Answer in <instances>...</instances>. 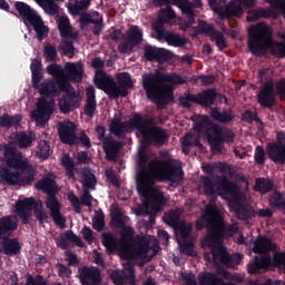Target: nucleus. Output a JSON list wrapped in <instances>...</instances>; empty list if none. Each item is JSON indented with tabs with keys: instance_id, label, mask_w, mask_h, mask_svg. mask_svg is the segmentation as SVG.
<instances>
[{
	"instance_id": "1",
	"label": "nucleus",
	"mask_w": 285,
	"mask_h": 285,
	"mask_svg": "<svg viewBox=\"0 0 285 285\" xmlns=\"http://www.w3.org/2000/svg\"><path fill=\"white\" fill-rule=\"evenodd\" d=\"M131 126L136 128L139 139L138 173L136 176L137 191L144 198V204L136 208V215H149L150 224L155 222V214L166 206V197L155 187L156 179H167L179 184L184 177L181 167L173 165L170 160H153L146 148L150 144H164L168 139L166 130L153 125V121L139 115L134 116Z\"/></svg>"
},
{
	"instance_id": "2",
	"label": "nucleus",
	"mask_w": 285,
	"mask_h": 285,
	"mask_svg": "<svg viewBox=\"0 0 285 285\" xmlns=\"http://www.w3.org/2000/svg\"><path fill=\"white\" fill-rule=\"evenodd\" d=\"M32 86L36 90H39L41 98L36 104V108L31 112V118L38 126H43L50 119L52 111L55 110V97L61 91L67 92L68 98H63L59 101V108L61 112H70L75 108V104L70 101H79L76 92H72V87L68 81H81L83 79V67L81 63L67 62L65 70L59 65H50L47 67L48 75L55 77L56 83L52 80H45L43 72L41 70V61L33 59L31 61ZM41 82V83H40Z\"/></svg>"
},
{
	"instance_id": "3",
	"label": "nucleus",
	"mask_w": 285,
	"mask_h": 285,
	"mask_svg": "<svg viewBox=\"0 0 285 285\" xmlns=\"http://www.w3.org/2000/svg\"><path fill=\"white\" fill-rule=\"evenodd\" d=\"M111 222L116 228H121V237L119 240L115 236L107 234L104 236V245L110 253L118 252L122 263L124 271H114L110 277L116 285L135 284V269L132 263L139 266L150 262L154 255L159 250V243L154 236H138L135 237L132 228L128 227V217L121 213L117 206L111 207Z\"/></svg>"
},
{
	"instance_id": "4",
	"label": "nucleus",
	"mask_w": 285,
	"mask_h": 285,
	"mask_svg": "<svg viewBox=\"0 0 285 285\" xmlns=\"http://www.w3.org/2000/svg\"><path fill=\"white\" fill-rule=\"evenodd\" d=\"M204 224L209 226V234L203 240V248H212L210 253H205L206 262L219 266H228L235 268L239 266L242 262V255L233 254L228 255L226 248L222 244V237H230L237 233V224L226 226L224 219H222V210L217 208V205L210 204L206 207L205 214L202 219L197 220V228H204Z\"/></svg>"
},
{
	"instance_id": "5",
	"label": "nucleus",
	"mask_w": 285,
	"mask_h": 285,
	"mask_svg": "<svg viewBox=\"0 0 285 285\" xmlns=\"http://www.w3.org/2000/svg\"><path fill=\"white\" fill-rule=\"evenodd\" d=\"M214 179L216 184L213 183ZM208 177L200 178L199 190L205 195H212L213 197L219 195L223 199H226L229 210L235 213L238 219H246L248 217V197L237 185L228 181L225 176L222 177Z\"/></svg>"
},
{
	"instance_id": "6",
	"label": "nucleus",
	"mask_w": 285,
	"mask_h": 285,
	"mask_svg": "<svg viewBox=\"0 0 285 285\" xmlns=\"http://www.w3.org/2000/svg\"><path fill=\"white\" fill-rule=\"evenodd\" d=\"M0 177L10 186L30 184L35 179V169L28 165V159L12 147H6L0 165Z\"/></svg>"
},
{
	"instance_id": "7",
	"label": "nucleus",
	"mask_w": 285,
	"mask_h": 285,
	"mask_svg": "<svg viewBox=\"0 0 285 285\" xmlns=\"http://www.w3.org/2000/svg\"><path fill=\"white\" fill-rule=\"evenodd\" d=\"M186 81L177 75H145L142 76V86L149 99L158 104H168L173 101V86L181 85Z\"/></svg>"
},
{
	"instance_id": "8",
	"label": "nucleus",
	"mask_w": 285,
	"mask_h": 285,
	"mask_svg": "<svg viewBox=\"0 0 285 285\" xmlns=\"http://www.w3.org/2000/svg\"><path fill=\"white\" fill-rule=\"evenodd\" d=\"M271 28L265 23H258L249 28L248 48L253 55L261 57L268 48L274 57H285V31L281 33L283 42H275L271 37Z\"/></svg>"
},
{
	"instance_id": "9",
	"label": "nucleus",
	"mask_w": 285,
	"mask_h": 285,
	"mask_svg": "<svg viewBox=\"0 0 285 285\" xmlns=\"http://www.w3.org/2000/svg\"><path fill=\"white\" fill-rule=\"evenodd\" d=\"M179 217H181V209L171 210L165 216L166 224L175 228L176 239L181 253L195 257L197 253L193 248V238L190 237L193 225L179 220Z\"/></svg>"
},
{
	"instance_id": "10",
	"label": "nucleus",
	"mask_w": 285,
	"mask_h": 285,
	"mask_svg": "<svg viewBox=\"0 0 285 285\" xmlns=\"http://www.w3.org/2000/svg\"><path fill=\"white\" fill-rule=\"evenodd\" d=\"M118 81L119 86L106 72L101 70L96 71L95 83L97 88L104 90L109 97H126L128 88H132V80L128 73H119Z\"/></svg>"
},
{
	"instance_id": "11",
	"label": "nucleus",
	"mask_w": 285,
	"mask_h": 285,
	"mask_svg": "<svg viewBox=\"0 0 285 285\" xmlns=\"http://www.w3.org/2000/svg\"><path fill=\"white\" fill-rule=\"evenodd\" d=\"M36 187L38 190H43L47 193V200L46 206L51 213V217L57 224V226H60V228H63L66 224V218L61 214V204L55 196V193H57V185L55 184V175L50 174L42 180H40Z\"/></svg>"
},
{
	"instance_id": "12",
	"label": "nucleus",
	"mask_w": 285,
	"mask_h": 285,
	"mask_svg": "<svg viewBox=\"0 0 285 285\" xmlns=\"http://www.w3.org/2000/svg\"><path fill=\"white\" fill-rule=\"evenodd\" d=\"M275 245L268 237L258 236L254 242L253 250L257 253L258 256L254 257V262L249 264V273H262V271H268L273 266V258L268 254L269 250H273Z\"/></svg>"
},
{
	"instance_id": "13",
	"label": "nucleus",
	"mask_w": 285,
	"mask_h": 285,
	"mask_svg": "<svg viewBox=\"0 0 285 285\" xmlns=\"http://www.w3.org/2000/svg\"><path fill=\"white\" fill-rule=\"evenodd\" d=\"M194 131L202 137L206 135L207 141L214 153H222V141H224V129L212 125L207 116H200L194 127Z\"/></svg>"
},
{
	"instance_id": "14",
	"label": "nucleus",
	"mask_w": 285,
	"mask_h": 285,
	"mask_svg": "<svg viewBox=\"0 0 285 285\" xmlns=\"http://www.w3.org/2000/svg\"><path fill=\"white\" fill-rule=\"evenodd\" d=\"M175 11L170 9V7H167L166 9H163L158 16L159 21L153 26L154 30L157 32V39L161 41V39H165L166 42L169 46H184L186 43V38L176 35V33H166L164 32V23H169V26H173L175 23Z\"/></svg>"
},
{
	"instance_id": "15",
	"label": "nucleus",
	"mask_w": 285,
	"mask_h": 285,
	"mask_svg": "<svg viewBox=\"0 0 285 285\" xmlns=\"http://www.w3.org/2000/svg\"><path fill=\"white\" fill-rule=\"evenodd\" d=\"M16 10L24 17V23H30L33 27L40 41L48 37V27H46L41 17L37 14V11L32 10L30 6L23 2H16Z\"/></svg>"
},
{
	"instance_id": "16",
	"label": "nucleus",
	"mask_w": 285,
	"mask_h": 285,
	"mask_svg": "<svg viewBox=\"0 0 285 285\" xmlns=\"http://www.w3.org/2000/svg\"><path fill=\"white\" fill-rule=\"evenodd\" d=\"M35 210L38 219L43 222L46 217V212H43V204L41 202H35L32 198L19 199L16 203L14 213L22 219L23 224L28 223V218L32 215Z\"/></svg>"
},
{
	"instance_id": "17",
	"label": "nucleus",
	"mask_w": 285,
	"mask_h": 285,
	"mask_svg": "<svg viewBox=\"0 0 285 285\" xmlns=\"http://www.w3.org/2000/svg\"><path fill=\"white\" fill-rule=\"evenodd\" d=\"M58 28L62 37L60 49L62 50L63 55H66L67 57H72L75 52V47L72 46V41L77 39V30H75L72 26H70V20L66 16H61L58 19Z\"/></svg>"
},
{
	"instance_id": "18",
	"label": "nucleus",
	"mask_w": 285,
	"mask_h": 285,
	"mask_svg": "<svg viewBox=\"0 0 285 285\" xmlns=\"http://www.w3.org/2000/svg\"><path fill=\"white\" fill-rule=\"evenodd\" d=\"M267 155L273 161L285 164V134H277L276 142L267 146Z\"/></svg>"
},
{
	"instance_id": "19",
	"label": "nucleus",
	"mask_w": 285,
	"mask_h": 285,
	"mask_svg": "<svg viewBox=\"0 0 285 285\" xmlns=\"http://www.w3.org/2000/svg\"><path fill=\"white\" fill-rule=\"evenodd\" d=\"M144 40V31L139 27L134 26L129 28L124 42L119 46V50L122 53H128L135 48V46L141 43Z\"/></svg>"
},
{
	"instance_id": "20",
	"label": "nucleus",
	"mask_w": 285,
	"mask_h": 285,
	"mask_svg": "<svg viewBox=\"0 0 285 285\" xmlns=\"http://www.w3.org/2000/svg\"><path fill=\"white\" fill-rule=\"evenodd\" d=\"M96 131L98 134L99 139H101L104 141V148H105V153L107 155V159L112 161V159H115L117 157V155H119V148H121V144L112 140L111 138L105 139L104 135L106 132V129L101 126H98L96 128Z\"/></svg>"
},
{
	"instance_id": "21",
	"label": "nucleus",
	"mask_w": 285,
	"mask_h": 285,
	"mask_svg": "<svg viewBox=\"0 0 285 285\" xmlns=\"http://www.w3.org/2000/svg\"><path fill=\"white\" fill-rule=\"evenodd\" d=\"M76 127L75 124L70 120L63 121L59 127V137L63 144H69L72 146L75 141H77V134L75 132Z\"/></svg>"
},
{
	"instance_id": "22",
	"label": "nucleus",
	"mask_w": 285,
	"mask_h": 285,
	"mask_svg": "<svg viewBox=\"0 0 285 285\" xmlns=\"http://www.w3.org/2000/svg\"><path fill=\"white\" fill-rule=\"evenodd\" d=\"M200 32L210 37L212 41H215L219 50H224L228 45L226 43V38L223 33L215 31L213 27L206 22H199Z\"/></svg>"
},
{
	"instance_id": "23",
	"label": "nucleus",
	"mask_w": 285,
	"mask_h": 285,
	"mask_svg": "<svg viewBox=\"0 0 285 285\" xmlns=\"http://www.w3.org/2000/svg\"><path fill=\"white\" fill-rule=\"evenodd\" d=\"M174 3L188 19L187 22L181 23L183 30H186V28H189V26L195 23V11H193L194 4L188 0H174Z\"/></svg>"
},
{
	"instance_id": "24",
	"label": "nucleus",
	"mask_w": 285,
	"mask_h": 285,
	"mask_svg": "<svg viewBox=\"0 0 285 285\" xmlns=\"http://www.w3.org/2000/svg\"><path fill=\"white\" fill-rule=\"evenodd\" d=\"M19 220L17 216H6L0 219V239L2 237H10L14 230H17V226Z\"/></svg>"
},
{
	"instance_id": "25",
	"label": "nucleus",
	"mask_w": 285,
	"mask_h": 285,
	"mask_svg": "<svg viewBox=\"0 0 285 285\" xmlns=\"http://www.w3.org/2000/svg\"><path fill=\"white\" fill-rule=\"evenodd\" d=\"M275 90L273 89V82H267L258 94V102L261 106H273L275 104Z\"/></svg>"
},
{
	"instance_id": "26",
	"label": "nucleus",
	"mask_w": 285,
	"mask_h": 285,
	"mask_svg": "<svg viewBox=\"0 0 285 285\" xmlns=\"http://www.w3.org/2000/svg\"><path fill=\"white\" fill-rule=\"evenodd\" d=\"M100 273L97 267H83L80 273L81 284H99Z\"/></svg>"
},
{
	"instance_id": "27",
	"label": "nucleus",
	"mask_w": 285,
	"mask_h": 285,
	"mask_svg": "<svg viewBox=\"0 0 285 285\" xmlns=\"http://www.w3.org/2000/svg\"><path fill=\"white\" fill-rule=\"evenodd\" d=\"M216 97H217V94L215 91L207 90V91H203L197 96H188V100L195 101V104H200V106H210L213 105V101H215Z\"/></svg>"
},
{
	"instance_id": "28",
	"label": "nucleus",
	"mask_w": 285,
	"mask_h": 285,
	"mask_svg": "<svg viewBox=\"0 0 285 285\" xmlns=\"http://www.w3.org/2000/svg\"><path fill=\"white\" fill-rule=\"evenodd\" d=\"M37 136L32 131H22L20 134H13V139H16L17 146L19 148H30L32 141H35Z\"/></svg>"
},
{
	"instance_id": "29",
	"label": "nucleus",
	"mask_w": 285,
	"mask_h": 285,
	"mask_svg": "<svg viewBox=\"0 0 285 285\" xmlns=\"http://www.w3.org/2000/svg\"><path fill=\"white\" fill-rule=\"evenodd\" d=\"M75 244L76 246H83V242L75 233L67 232L65 235H61L57 242V245L60 248H68V244Z\"/></svg>"
},
{
	"instance_id": "30",
	"label": "nucleus",
	"mask_w": 285,
	"mask_h": 285,
	"mask_svg": "<svg viewBox=\"0 0 285 285\" xmlns=\"http://www.w3.org/2000/svg\"><path fill=\"white\" fill-rule=\"evenodd\" d=\"M97 109V100L95 99V87L87 88V105L85 107V112L88 117H92L95 115V110Z\"/></svg>"
},
{
	"instance_id": "31",
	"label": "nucleus",
	"mask_w": 285,
	"mask_h": 285,
	"mask_svg": "<svg viewBox=\"0 0 285 285\" xmlns=\"http://www.w3.org/2000/svg\"><path fill=\"white\" fill-rule=\"evenodd\" d=\"M0 246H2V250L6 255H14L16 253H19V243L9 239L8 237L0 238Z\"/></svg>"
},
{
	"instance_id": "32",
	"label": "nucleus",
	"mask_w": 285,
	"mask_h": 285,
	"mask_svg": "<svg viewBox=\"0 0 285 285\" xmlns=\"http://www.w3.org/2000/svg\"><path fill=\"white\" fill-rule=\"evenodd\" d=\"M90 6V0H69L67 8L71 14H78Z\"/></svg>"
},
{
	"instance_id": "33",
	"label": "nucleus",
	"mask_w": 285,
	"mask_h": 285,
	"mask_svg": "<svg viewBox=\"0 0 285 285\" xmlns=\"http://www.w3.org/2000/svg\"><path fill=\"white\" fill-rule=\"evenodd\" d=\"M81 21H86V23H94L95 24V35H99L101 32V14L99 12H92L90 16H82Z\"/></svg>"
},
{
	"instance_id": "34",
	"label": "nucleus",
	"mask_w": 285,
	"mask_h": 285,
	"mask_svg": "<svg viewBox=\"0 0 285 285\" xmlns=\"http://www.w3.org/2000/svg\"><path fill=\"white\" fill-rule=\"evenodd\" d=\"M55 1L63 0H36V3L47 12V14H57L59 12V6Z\"/></svg>"
},
{
	"instance_id": "35",
	"label": "nucleus",
	"mask_w": 285,
	"mask_h": 285,
	"mask_svg": "<svg viewBox=\"0 0 285 285\" xmlns=\"http://www.w3.org/2000/svg\"><path fill=\"white\" fill-rule=\"evenodd\" d=\"M110 130L114 132V135L120 137V135H124V132H128L130 127L126 126V124H122L119 117L116 116V118L111 120Z\"/></svg>"
},
{
	"instance_id": "36",
	"label": "nucleus",
	"mask_w": 285,
	"mask_h": 285,
	"mask_svg": "<svg viewBox=\"0 0 285 285\" xmlns=\"http://www.w3.org/2000/svg\"><path fill=\"white\" fill-rule=\"evenodd\" d=\"M181 144L183 153H185V155H188L193 146H199V138L197 136L188 134L181 139Z\"/></svg>"
},
{
	"instance_id": "37",
	"label": "nucleus",
	"mask_w": 285,
	"mask_h": 285,
	"mask_svg": "<svg viewBox=\"0 0 285 285\" xmlns=\"http://www.w3.org/2000/svg\"><path fill=\"white\" fill-rule=\"evenodd\" d=\"M97 184V179L90 169L82 170V186L86 190H92Z\"/></svg>"
},
{
	"instance_id": "38",
	"label": "nucleus",
	"mask_w": 285,
	"mask_h": 285,
	"mask_svg": "<svg viewBox=\"0 0 285 285\" xmlns=\"http://www.w3.org/2000/svg\"><path fill=\"white\" fill-rule=\"evenodd\" d=\"M21 122V116H0V128H10L12 126H19Z\"/></svg>"
},
{
	"instance_id": "39",
	"label": "nucleus",
	"mask_w": 285,
	"mask_h": 285,
	"mask_svg": "<svg viewBox=\"0 0 285 285\" xmlns=\"http://www.w3.org/2000/svg\"><path fill=\"white\" fill-rule=\"evenodd\" d=\"M269 204L271 206H274L275 208L285 209V194H282L279 191H275L269 197Z\"/></svg>"
},
{
	"instance_id": "40",
	"label": "nucleus",
	"mask_w": 285,
	"mask_h": 285,
	"mask_svg": "<svg viewBox=\"0 0 285 285\" xmlns=\"http://www.w3.org/2000/svg\"><path fill=\"white\" fill-rule=\"evenodd\" d=\"M50 155H52L50 145H48L46 141H40L36 149V156L39 157V159H48Z\"/></svg>"
},
{
	"instance_id": "41",
	"label": "nucleus",
	"mask_w": 285,
	"mask_h": 285,
	"mask_svg": "<svg viewBox=\"0 0 285 285\" xmlns=\"http://www.w3.org/2000/svg\"><path fill=\"white\" fill-rule=\"evenodd\" d=\"M212 117L216 119V121H220L222 124H226L233 119V114L230 111H219L218 109L212 110Z\"/></svg>"
},
{
	"instance_id": "42",
	"label": "nucleus",
	"mask_w": 285,
	"mask_h": 285,
	"mask_svg": "<svg viewBox=\"0 0 285 285\" xmlns=\"http://www.w3.org/2000/svg\"><path fill=\"white\" fill-rule=\"evenodd\" d=\"M43 58L46 61H57V48L50 43L45 45Z\"/></svg>"
},
{
	"instance_id": "43",
	"label": "nucleus",
	"mask_w": 285,
	"mask_h": 285,
	"mask_svg": "<svg viewBox=\"0 0 285 285\" xmlns=\"http://www.w3.org/2000/svg\"><path fill=\"white\" fill-rule=\"evenodd\" d=\"M273 188V183L268 179L259 178L256 180L255 190L258 193H268Z\"/></svg>"
},
{
	"instance_id": "44",
	"label": "nucleus",
	"mask_w": 285,
	"mask_h": 285,
	"mask_svg": "<svg viewBox=\"0 0 285 285\" xmlns=\"http://www.w3.org/2000/svg\"><path fill=\"white\" fill-rule=\"evenodd\" d=\"M61 161L69 177L72 179V177H75V174H72V170H75V163H72V159H70L69 155L62 156Z\"/></svg>"
},
{
	"instance_id": "45",
	"label": "nucleus",
	"mask_w": 285,
	"mask_h": 285,
	"mask_svg": "<svg viewBox=\"0 0 285 285\" xmlns=\"http://www.w3.org/2000/svg\"><path fill=\"white\" fill-rule=\"evenodd\" d=\"M159 48H155L151 46L145 47V57L148 59V61H157V55H158Z\"/></svg>"
},
{
	"instance_id": "46",
	"label": "nucleus",
	"mask_w": 285,
	"mask_h": 285,
	"mask_svg": "<svg viewBox=\"0 0 285 285\" xmlns=\"http://www.w3.org/2000/svg\"><path fill=\"white\" fill-rule=\"evenodd\" d=\"M92 225L96 230H102L104 229V213L98 212L96 213Z\"/></svg>"
},
{
	"instance_id": "47",
	"label": "nucleus",
	"mask_w": 285,
	"mask_h": 285,
	"mask_svg": "<svg viewBox=\"0 0 285 285\" xmlns=\"http://www.w3.org/2000/svg\"><path fill=\"white\" fill-rule=\"evenodd\" d=\"M274 264L279 271L285 273V253H279L274 256Z\"/></svg>"
},
{
	"instance_id": "48",
	"label": "nucleus",
	"mask_w": 285,
	"mask_h": 285,
	"mask_svg": "<svg viewBox=\"0 0 285 285\" xmlns=\"http://www.w3.org/2000/svg\"><path fill=\"white\" fill-rule=\"evenodd\" d=\"M171 58H173V53L168 51V49L158 48L156 61H160V62L168 61V59H171Z\"/></svg>"
},
{
	"instance_id": "49",
	"label": "nucleus",
	"mask_w": 285,
	"mask_h": 285,
	"mask_svg": "<svg viewBox=\"0 0 285 285\" xmlns=\"http://www.w3.org/2000/svg\"><path fill=\"white\" fill-rule=\"evenodd\" d=\"M27 285H48V284H46V281H43V278L41 277L33 278L32 276H29L27 278ZM53 285H61V283H56Z\"/></svg>"
},
{
	"instance_id": "50",
	"label": "nucleus",
	"mask_w": 285,
	"mask_h": 285,
	"mask_svg": "<svg viewBox=\"0 0 285 285\" xmlns=\"http://www.w3.org/2000/svg\"><path fill=\"white\" fill-rule=\"evenodd\" d=\"M266 158V155L264 154V148L256 147L255 151V161L256 164H264V159Z\"/></svg>"
},
{
	"instance_id": "51",
	"label": "nucleus",
	"mask_w": 285,
	"mask_h": 285,
	"mask_svg": "<svg viewBox=\"0 0 285 285\" xmlns=\"http://www.w3.org/2000/svg\"><path fill=\"white\" fill-rule=\"evenodd\" d=\"M276 91H277V95H279L281 99L283 101H285V80H279L277 83H276Z\"/></svg>"
},
{
	"instance_id": "52",
	"label": "nucleus",
	"mask_w": 285,
	"mask_h": 285,
	"mask_svg": "<svg viewBox=\"0 0 285 285\" xmlns=\"http://www.w3.org/2000/svg\"><path fill=\"white\" fill-rule=\"evenodd\" d=\"M106 177L110 183H112L114 186H119V178H117L112 169L106 170Z\"/></svg>"
},
{
	"instance_id": "53",
	"label": "nucleus",
	"mask_w": 285,
	"mask_h": 285,
	"mask_svg": "<svg viewBox=\"0 0 285 285\" xmlns=\"http://www.w3.org/2000/svg\"><path fill=\"white\" fill-rule=\"evenodd\" d=\"M82 235L86 242H88V244H92V242H95V236L92 235L91 228L85 227L82 229Z\"/></svg>"
},
{
	"instance_id": "54",
	"label": "nucleus",
	"mask_w": 285,
	"mask_h": 285,
	"mask_svg": "<svg viewBox=\"0 0 285 285\" xmlns=\"http://www.w3.org/2000/svg\"><path fill=\"white\" fill-rule=\"evenodd\" d=\"M183 282L187 285H197V281H195V275H193V273L183 274Z\"/></svg>"
},
{
	"instance_id": "55",
	"label": "nucleus",
	"mask_w": 285,
	"mask_h": 285,
	"mask_svg": "<svg viewBox=\"0 0 285 285\" xmlns=\"http://www.w3.org/2000/svg\"><path fill=\"white\" fill-rule=\"evenodd\" d=\"M58 272L61 277H70V275H72V271L65 265H59Z\"/></svg>"
},
{
	"instance_id": "56",
	"label": "nucleus",
	"mask_w": 285,
	"mask_h": 285,
	"mask_svg": "<svg viewBox=\"0 0 285 285\" xmlns=\"http://www.w3.org/2000/svg\"><path fill=\"white\" fill-rule=\"evenodd\" d=\"M243 119L245 121H259V118L253 111H245V114L243 115Z\"/></svg>"
},
{
	"instance_id": "57",
	"label": "nucleus",
	"mask_w": 285,
	"mask_h": 285,
	"mask_svg": "<svg viewBox=\"0 0 285 285\" xmlns=\"http://www.w3.org/2000/svg\"><path fill=\"white\" fill-rule=\"evenodd\" d=\"M77 159L80 164H88L90 161V157L88 156L87 153L80 151L77 154Z\"/></svg>"
},
{
	"instance_id": "58",
	"label": "nucleus",
	"mask_w": 285,
	"mask_h": 285,
	"mask_svg": "<svg viewBox=\"0 0 285 285\" xmlns=\"http://www.w3.org/2000/svg\"><path fill=\"white\" fill-rule=\"evenodd\" d=\"M81 202L85 204V206H90V204H92V196H90L87 189L83 191Z\"/></svg>"
},
{
	"instance_id": "59",
	"label": "nucleus",
	"mask_w": 285,
	"mask_h": 285,
	"mask_svg": "<svg viewBox=\"0 0 285 285\" xmlns=\"http://www.w3.org/2000/svg\"><path fill=\"white\" fill-rule=\"evenodd\" d=\"M68 199H69L70 204H72V206H75L76 208H79L81 203L79 202V198H77V196H75V194H69Z\"/></svg>"
},
{
	"instance_id": "60",
	"label": "nucleus",
	"mask_w": 285,
	"mask_h": 285,
	"mask_svg": "<svg viewBox=\"0 0 285 285\" xmlns=\"http://www.w3.org/2000/svg\"><path fill=\"white\" fill-rule=\"evenodd\" d=\"M66 257H67V261L69 262L70 266L77 264V255H75L70 252H67Z\"/></svg>"
},
{
	"instance_id": "61",
	"label": "nucleus",
	"mask_w": 285,
	"mask_h": 285,
	"mask_svg": "<svg viewBox=\"0 0 285 285\" xmlns=\"http://www.w3.org/2000/svg\"><path fill=\"white\" fill-rule=\"evenodd\" d=\"M158 236L160 237V239L165 240V244H168V239H170V235H168V232L159 229Z\"/></svg>"
},
{
	"instance_id": "62",
	"label": "nucleus",
	"mask_w": 285,
	"mask_h": 285,
	"mask_svg": "<svg viewBox=\"0 0 285 285\" xmlns=\"http://www.w3.org/2000/svg\"><path fill=\"white\" fill-rule=\"evenodd\" d=\"M258 77H259L261 81H266V79H268V77H271V70H268V69L261 70L258 72Z\"/></svg>"
},
{
	"instance_id": "63",
	"label": "nucleus",
	"mask_w": 285,
	"mask_h": 285,
	"mask_svg": "<svg viewBox=\"0 0 285 285\" xmlns=\"http://www.w3.org/2000/svg\"><path fill=\"white\" fill-rule=\"evenodd\" d=\"M79 139H80V142L86 146V148H90V138H88L86 134H80Z\"/></svg>"
},
{
	"instance_id": "64",
	"label": "nucleus",
	"mask_w": 285,
	"mask_h": 285,
	"mask_svg": "<svg viewBox=\"0 0 285 285\" xmlns=\"http://www.w3.org/2000/svg\"><path fill=\"white\" fill-rule=\"evenodd\" d=\"M258 216L259 217H272L273 216V210L265 208V209H259L258 210Z\"/></svg>"
}]
</instances>
